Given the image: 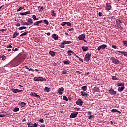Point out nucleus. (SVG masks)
Instances as JSON below:
<instances>
[{
	"instance_id": "obj_43",
	"label": "nucleus",
	"mask_w": 127,
	"mask_h": 127,
	"mask_svg": "<svg viewBox=\"0 0 127 127\" xmlns=\"http://www.w3.org/2000/svg\"><path fill=\"white\" fill-rule=\"evenodd\" d=\"M63 100H64V101H68V98L67 97V96H64L63 97Z\"/></svg>"
},
{
	"instance_id": "obj_20",
	"label": "nucleus",
	"mask_w": 127,
	"mask_h": 127,
	"mask_svg": "<svg viewBox=\"0 0 127 127\" xmlns=\"http://www.w3.org/2000/svg\"><path fill=\"white\" fill-rule=\"evenodd\" d=\"M42 20L38 21L34 23V25H38L40 23H42Z\"/></svg>"
},
{
	"instance_id": "obj_39",
	"label": "nucleus",
	"mask_w": 127,
	"mask_h": 127,
	"mask_svg": "<svg viewBox=\"0 0 127 127\" xmlns=\"http://www.w3.org/2000/svg\"><path fill=\"white\" fill-rule=\"evenodd\" d=\"M66 24H67V22H64L61 23L62 26H65Z\"/></svg>"
},
{
	"instance_id": "obj_33",
	"label": "nucleus",
	"mask_w": 127,
	"mask_h": 127,
	"mask_svg": "<svg viewBox=\"0 0 127 127\" xmlns=\"http://www.w3.org/2000/svg\"><path fill=\"white\" fill-rule=\"evenodd\" d=\"M64 44H70V43H72V42L69 41H64Z\"/></svg>"
},
{
	"instance_id": "obj_30",
	"label": "nucleus",
	"mask_w": 127,
	"mask_h": 127,
	"mask_svg": "<svg viewBox=\"0 0 127 127\" xmlns=\"http://www.w3.org/2000/svg\"><path fill=\"white\" fill-rule=\"evenodd\" d=\"M51 15L52 16H55L56 15V14L55 13V11L54 10L51 11Z\"/></svg>"
},
{
	"instance_id": "obj_11",
	"label": "nucleus",
	"mask_w": 127,
	"mask_h": 127,
	"mask_svg": "<svg viewBox=\"0 0 127 127\" xmlns=\"http://www.w3.org/2000/svg\"><path fill=\"white\" fill-rule=\"evenodd\" d=\"M76 103L77 105H78L79 106H82L83 104V102L82 101V100H81L80 99H78Z\"/></svg>"
},
{
	"instance_id": "obj_17",
	"label": "nucleus",
	"mask_w": 127,
	"mask_h": 127,
	"mask_svg": "<svg viewBox=\"0 0 127 127\" xmlns=\"http://www.w3.org/2000/svg\"><path fill=\"white\" fill-rule=\"evenodd\" d=\"M19 35V33L17 32V31H15L14 34L13 35V38H15L17 36Z\"/></svg>"
},
{
	"instance_id": "obj_58",
	"label": "nucleus",
	"mask_w": 127,
	"mask_h": 127,
	"mask_svg": "<svg viewBox=\"0 0 127 127\" xmlns=\"http://www.w3.org/2000/svg\"><path fill=\"white\" fill-rule=\"evenodd\" d=\"M29 71H31L32 72H34V70L33 69H32V68H30V69H29Z\"/></svg>"
},
{
	"instance_id": "obj_45",
	"label": "nucleus",
	"mask_w": 127,
	"mask_h": 127,
	"mask_svg": "<svg viewBox=\"0 0 127 127\" xmlns=\"http://www.w3.org/2000/svg\"><path fill=\"white\" fill-rule=\"evenodd\" d=\"M44 23L47 24V25H48V24L49 23V22H48V21H47V20H44Z\"/></svg>"
},
{
	"instance_id": "obj_16",
	"label": "nucleus",
	"mask_w": 127,
	"mask_h": 127,
	"mask_svg": "<svg viewBox=\"0 0 127 127\" xmlns=\"http://www.w3.org/2000/svg\"><path fill=\"white\" fill-rule=\"evenodd\" d=\"M124 89H125V86H121V87L118 88V92H123Z\"/></svg>"
},
{
	"instance_id": "obj_60",
	"label": "nucleus",
	"mask_w": 127,
	"mask_h": 127,
	"mask_svg": "<svg viewBox=\"0 0 127 127\" xmlns=\"http://www.w3.org/2000/svg\"><path fill=\"white\" fill-rule=\"evenodd\" d=\"M16 25V26H20V23H17Z\"/></svg>"
},
{
	"instance_id": "obj_6",
	"label": "nucleus",
	"mask_w": 127,
	"mask_h": 127,
	"mask_svg": "<svg viewBox=\"0 0 127 127\" xmlns=\"http://www.w3.org/2000/svg\"><path fill=\"white\" fill-rule=\"evenodd\" d=\"M106 47H107V45H105L103 44L102 45L99 46L97 49L98 50V51H100V50H101V49H105V48H106Z\"/></svg>"
},
{
	"instance_id": "obj_54",
	"label": "nucleus",
	"mask_w": 127,
	"mask_h": 127,
	"mask_svg": "<svg viewBox=\"0 0 127 127\" xmlns=\"http://www.w3.org/2000/svg\"><path fill=\"white\" fill-rule=\"evenodd\" d=\"M69 31H74V28H72L69 29H68Z\"/></svg>"
},
{
	"instance_id": "obj_32",
	"label": "nucleus",
	"mask_w": 127,
	"mask_h": 127,
	"mask_svg": "<svg viewBox=\"0 0 127 127\" xmlns=\"http://www.w3.org/2000/svg\"><path fill=\"white\" fill-rule=\"evenodd\" d=\"M28 23H30L31 24H32L33 23V21H32V19H29L27 20Z\"/></svg>"
},
{
	"instance_id": "obj_22",
	"label": "nucleus",
	"mask_w": 127,
	"mask_h": 127,
	"mask_svg": "<svg viewBox=\"0 0 127 127\" xmlns=\"http://www.w3.org/2000/svg\"><path fill=\"white\" fill-rule=\"evenodd\" d=\"M111 5L110 4H106V10H110L111 9Z\"/></svg>"
},
{
	"instance_id": "obj_27",
	"label": "nucleus",
	"mask_w": 127,
	"mask_h": 127,
	"mask_svg": "<svg viewBox=\"0 0 127 127\" xmlns=\"http://www.w3.org/2000/svg\"><path fill=\"white\" fill-rule=\"evenodd\" d=\"M21 24H22V25H29V23L28 22H24L23 21L21 22Z\"/></svg>"
},
{
	"instance_id": "obj_21",
	"label": "nucleus",
	"mask_w": 127,
	"mask_h": 127,
	"mask_svg": "<svg viewBox=\"0 0 127 127\" xmlns=\"http://www.w3.org/2000/svg\"><path fill=\"white\" fill-rule=\"evenodd\" d=\"M117 86H118V87H124L125 86V83H117Z\"/></svg>"
},
{
	"instance_id": "obj_5",
	"label": "nucleus",
	"mask_w": 127,
	"mask_h": 127,
	"mask_svg": "<svg viewBox=\"0 0 127 127\" xmlns=\"http://www.w3.org/2000/svg\"><path fill=\"white\" fill-rule=\"evenodd\" d=\"M27 125H28V127H37V124H36V123H34L33 124L31 122H29V123H27Z\"/></svg>"
},
{
	"instance_id": "obj_8",
	"label": "nucleus",
	"mask_w": 127,
	"mask_h": 127,
	"mask_svg": "<svg viewBox=\"0 0 127 127\" xmlns=\"http://www.w3.org/2000/svg\"><path fill=\"white\" fill-rule=\"evenodd\" d=\"M11 91L13 92V93H20V92H22L23 90L13 88L11 89Z\"/></svg>"
},
{
	"instance_id": "obj_52",
	"label": "nucleus",
	"mask_w": 127,
	"mask_h": 127,
	"mask_svg": "<svg viewBox=\"0 0 127 127\" xmlns=\"http://www.w3.org/2000/svg\"><path fill=\"white\" fill-rule=\"evenodd\" d=\"M112 48H114V49H117V46H116L115 45H112Z\"/></svg>"
},
{
	"instance_id": "obj_42",
	"label": "nucleus",
	"mask_w": 127,
	"mask_h": 127,
	"mask_svg": "<svg viewBox=\"0 0 127 127\" xmlns=\"http://www.w3.org/2000/svg\"><path fill=\"white\" fill-rule=\"evenodd\" d=\"M19 49L18 48H13L12 50V52H13L14 51H18Z\"/></svg>"
},
{
	"instance_id": "obj_49",
	"label": "nucleus",
	"mask_w": 127,
	"mask_h": 127,
	"mask_svg": "<svg viewBox=\"0 0 127 127\" xmlns=\"http://www.w3.org/2000/svg\"><path fill=\"white\" fill-rule=\"evenodd\" d=\"M7 48H12V46H11V45L9 44L7 46Z\"/></svg>"
},
{
	"instance_id": "obj_10",
	"label": "nucleus",
	"mask_w": 127,
	"mask_h": 127,
	"mask_svg": "<svg viewBox=\"0 0 127 127\" xmlns=\"http://www.w3.org/2000/svg\"><path fill=\"white\" fill-rule=\"evenodd\" d=\"M109 93L111 95H117V92L114 91V90L113 89H111L109 90Z\"/></svg>"
},
{
	"instance_id": "obj_19",
	"label": "nucleus",
	"mask_w": 127,
	"mask_h": 127,
	"mask_svg": "<svg viewBox=\"0 0 127 127\" xmlns=\"http://www.w3.org/2000/svg\"><path fill=\"white\" fill-rule=\"evenodd\" d=\"M27 14H30V11H28L26 12L20 13L21 15H27Z\"/></svg>"
},
{
	"instance_id": "obj_23",
	"label": "nucleus",
	"mask_w": 127,
	"mask_h": 127,
	"mask_svg": "<svg viewBox=\"0 0 127 127\" xmlns=\"http://www.w3.org/2000/svg\"><path fill=\"white\" fill-rule=\"evenodd\" d=\"M81 96H82L83 97H85V96H86V97L88 96V94L84 91H82L81 92Z\"/></svg>"
},
{
	"instance_id": "obj_34",
	"label": "nucleus",
	"mask_w": 127,
	"mask_h": 127,
	"mask_svg": "<svg viewBox=\"0 0 127 127\" xmlns=\"http://www.w3.org/2000/svg\"><path fill=\"white\" fill-rule=\"evenodd\" d=\"M19 111V108L18 107H15L13 109V112H18Z\"/></svg>"
},
{
	"instance_id": "obj_29",
	"label": "nucleus",
	"mask_w": 127,
	"mask_h": 127,
	"mask_svg": "<svg viewBox=\"0 0 127 127\" xmlns=\"http://www.w3.org/2000/svg\"><path fill=\"white\" fill-rule=\"evenodd\" d=\"M61 73L63 74V75H66L67 74V70H63Z\"/></svg>"
},
{
	"instance_id": "obj_55",
	"label": "nucleus",
	"mask_w": 127,
	"mask_h": 127,
	"mask_svg": "<svg viewBox=\"0 0 127 127\" xmlns=\"http://www.w3.org/2000/svg\"><path fill=\"white\" fill-rule=\"evenodd\" d=\"M79 60H80V61H81V62H84V60L81 58H79Z\"/></svg>"
},
{
	"instance_id": "obj_25",
	"label": "nucleus",
	"mask_w": 127,
	"mask_h": 127,
	"mask_svg": "<svg viewBox=\"0 0 127 127\" xmlns=\"http://www.w3.org/2000/svg\"><path fill=\"white\" fill-rule=\"evenodd\" d=\"M27 34H28V31H26V32H24V33H23L22 34H21L20 35V36H25V35H27Z\"/></svg>"
},
{
	"instance_id": "obj_48",
	"label": "nucleus",
	"mask_w": 127,
	"mask_h": 127,
	"mask_svg": "<svg viewBox=\"0 0 127 127\" xmlns=\"http://www.w3.org/2000/svg\"><path fill=\"white\" fill-rule=\"evenodd\" d=\"M66 24L68 26H72V24H71L70 22H66Z\"/></svg>"
},
{
	"instance_id": "obj_47",
	"label": "nucleus",
	"mask_w": 127,
	"mask_h": 127,
	"mask_svg": "<svg viewBox=\"0 0 127 127\" xmlns=\"http://www.w3.org/2000/svg\"><path fill=\"white\" fill-rule=\"evenodd\" d=\"M112 79L113 81H116V80H117V78H116V76H112Z\"/></svg>"
},
{
	"instance_id": "obj_46",
	"label": "nucleus",
	"mask_w": 127,
	"mask_h": 127,
	"mask_svg": "<svg viewBox=\"0 0 127 127\" xmlns=\"http://www.w3.org/2000/svg\"><path fill=\"white\" fill-rule=\"evenodd\" d=\"M22 9H24V7H20L19 9H17V11H20V10H22Z\"/></svg>"
},
{
	"instance_id": "obj_7",
	"label": "nucleus",
	"mask_w": 127,
	"mask_h": 127,
	"mask_svg": "<svg viewBox=\"0 0 127 127\" xmlns=\"http://www.w3.org/2000/svg\"><path fill=\"white\" fill-rule=\"evenodd\" d=\"M62 92H64V88L63 87H61L58 89V93L59 95H62V94H63Z\"/></svg>"
},
{
	"instance_id": "obj_35",
	"label": "nucleus",
	"mask_w": 127,
	"mask_h": 127,
	"mask_svg": "<svg viewBox=\"0 0 127 127\" xmlns=\"http://www.w3.org/2000/svg\"><path fill=\"white\" fill-rule=\"evenodd\" d=\"M45 92H47V93H48V92H49L50 91V90L49 89V88H48L47 87H45Z\"/></svg>"
},
{
	"instance_id": "obj_12",
	"label": "nucleus",
	"mask_w": 127,
	"mask_h": 127,
	"mask_svg": "<svg viewBox=\"0 0 127 127\" xmlns=\"http://www.w3.org/2000/svg\"><path fill=\"white\" fill-rule=\"evenodd\" d=\"M63 63L64 64H65V65H69V64H70V63H71V62H70V61H69V60H64L63 62Z\"/></svg>"
},
{
	"instance_id": "obj_56",
	"label": "nucleus",
	"mask_w": 127,
	"mask_h": 127,
	"mask_svg": "<svg viewBox=\"0 0 127 127\" xmlns=\"http://www.w3.org/2000/svg\"><path fill=\"white\" fill-rule=\"evenodd\" d=\"M0 31H2V32H3L4 31H6V29H2Z\"/></svg>"
},
{
	"instance_id": "obj_57",
	"label": "nucleus",
	"mask_w": 127,
	"mask_h": 127,
	"mask_svg": "<svg viewBox=\"0 0 127 127\" xmlns=\"http://www.w3.org/2000/svg\"><path fill=\"white\" fill-rule=\"evenodd\" d=\"M39 122H40V123H43L44 120H43V119H41V120H39Z\"/></svg>"
},
{
	"instance_id": "obj_50",
	"label": "nucleus",
	"mask_w": 127,
	"mask_h": 127,
	"mask_svg": "<svg viewBox=\"0 0 127 127\" xmlns=\"http://www.w3.org/2000/svg\"><path fill=\"white\" fill-rule=\"evenodd\" d=\"M32 18L34 19V20L37 19V18H36V16H35L34 15L32 16Z\"/></svg>"
},
{
	"instance_id": "obj_44",
	"label": "nucleus",
	"mask_w": 127,
	"mask_h": 127,
	"mask_svg": "<svg viewBox=\"0 0 127 127\" xmlns=\"http://www.w3.org/2000/svg\"><path fill=\"white\" fill-rule=\"evenodd\" d=\"M71 53H72V51L71 50H68L67 51V54L68 55H69V56H70V55H71Z\"/></svg>"
},
{
	"instance_id": "obj_9",
	"label": "nucleus",
	"mask_w": 127,
	"mask_h": 127,
	"mask_svg": "<svg viewBox=\"0 0 127 127\" xmlns=\"http://www.w3.org/2000/svg\"><path fill=\"white\" fill-rule=\"evenodd\" d=\"M85 38H86V35L85 34H81L78 37L79 40H84Z\"/></svg>"
},
{
	"instance_id": "obj_24",
	"label": "nucleus",
	"mask_w": 127,
	"mask_h": 127,
	"mask_svg": "<svg viewBox=\"0 0 127 127\" xmlns=\"http://www.w3.org/2000/svg\"><path fill=\"white\" fill-rule=\"evenodd\" d=\"M20 106H21V107H25V106H26V103H25V102H21L19 103Z\"/></svg>"
},
{
	"instance_id": "obj_40",
	"label": "nucleus",
	"mask_w": 127,
	"mask_h": 127,
	"mask_svg": "<svg viewBox=\"0 0 127 127\" xmlns=\"http://www.w3.org/2000/svg\"><path fill=\"white\" fill-rule=\"evenodd\" d=\"M1 58H2V60L4 61L5 59H6V57L4 55H3L1 57Z\"/></svg>"
},
{
	"instance_id": "obj_18",
	"label": "nucleus",
	"mask_w": 127,
	"mask_h": 127,
	"mask_svg": "<svg viewBox=\"0 0 127 127\" xmlns=\"http://www.w3.org/2000/svg\"><path fill=\"white\" fill-rule=\"evenodd\" d=\"M82 50L83 52H86L87 50L89 49V48L87 46H83L82 47Z\"/></svg>"
},
{
	"instance_id": "obj_51",
	"label": "nucleus",
	"mask_w": 127,
	"mask_h": 127,
	"mask_svg": "<svg viewBox=\"0 0 127 127\" xmlns=\"http://www.w3.org/2000/svg\"><path fill=\"white\" fill-rule=\"evenodd\" d=\"M35 42H36V43H38V42H39V40L38 39H36L35 40Z\"/></svg>"
},
{
	"instance_id": "obj_64",
	"label": "nucleus",
	"mask_w": 127,
	"mask_h": 127,
	"mask_svg": "<svg viewBox=\"0 0 127 127\" xmlns=\"http://www.w3.org/2000/svg\"><path fill=\"white\" fill-rule=\"evenodd\" d=\"M43 9H44L43 7H41V11H42V10H43Z\"/></svg>"
},
{
	"instance_id": "obj_41",
	"label": "nucleus",
	"mask_w": 127,
	"mask_h": 127,
	"mask_svg": "<svg viewBox=\"0 0 127 127\" xmlns=\"http://www.w3.org/2000/svg\"><path fill=\"white\" fill-rule=\"evenodd\" d=\"M0 118H5V117H6V115L5 114H2L0 115Z\"/></svg>"
},
{
	"instance_id": "obj_31",
	"label": "nucleus",
	"mask_w": 127,
	"mask_h": 127,
	"mask_svg": "<svg viewBox=\"0 0 127 127\" xmlns=\"http://www.w3.org/2000/svg\"><path fill=\"white\" fill-rule=\"evenodd\" d=\"M64 45H65V44L64 43V42H63L60 45V47L61 48H64V47H65V46Z\"/></svg>"
},
{
	"instance_id": "obj_2",
	"label": "nucleus",
	"mask_w": 127,
	"mask_h": 127,
	"mask_svg": "<svg viewBox=\"0 0 127 127\" xmlns=\"http://www.w3.org/2000/svg\"><path fill=\"white\" fill-rule=\"evenodd\" d=\"M111 60H112V63H114V64H116V65H118L120 63V61L117 60L116 58H113V57H111L110 58Z\"/></svg>"
},
{
	"instance_id": "obj_3",
	"label": "nucleus",
	"mask_w": 127,
	"mask_h": 127,
	"mask_svg": "<svg viewBox=\"0 0 127 127\" xmlns=\"http://www.w3.org/2000/svg\"><path fill=\"white\" fill-rule=\"evenodd\" d=\"M91 56H92V55L90 54L89 53H87L86 54L85 58V61L87 62H88V61H90V60L91 59Z\"/></svg>"
},
{
	"instance_id": "obj_61",
	"label": "nucleus",
	"mask_w": 127,
	"mask_h": 127,
	"mask_svg": "<svg viewBox=\"0 0 127 127\" xmlns=\"http://www.w3.org/2000/svg\"><path fill=\"white\" fill-rule=\"evenodd\" d=\"M74 110H77V111H79V110H80V108H78L77 107H75Z\"/></svg>"
},
{
	"instance_id": "obj_38",
	"label": "nucleus",
	"mask_w": 127,
	"mask_h": 127,
	"mask_svg": "<svg viewBox=\"0 0 127 127\" xmlns=\"http://www.w3.org/2000/svg\"><path fill=\"white\" fill-rule=\"evenodd\" d=\"M37 94L35 92H31V96H34L35 97H36Z\"/></svg>"
},
{
	"instance_id": "obj_15",
	"label": "nucleus",
	"mask_w": 127,
	"mask_h": 127,
	"mask_svg": "<svg viewBox=\"0 0 127 127\" xmlns=\"http://www.w3.org/2000/svg\"><path fill=\"white\" fill-rule=\"evenodd\" d=\"M118 52H119V53H121V54H123L124 55V56H126L127 57V52H123V51H117Z\"/></svg>"
},
{
	"instance_id": "obj_28",
	"label": "nucleus",
	"mask_w": 127,
	"mask_h": 127,
	"mask_svg": "<svg viewBox=\"0 0 127 127\" xmlns=\"http://www.w3.org/2000/svg\"><path fill=\"white\" fill-rule=\"evenodd\" d=\"M26 28H27V27H25V26H22L20 28H18L19 30H23V29H26Z\"/></svg>"
},
{
	"instance_id": "obj_36",
	"label": "nucleus",
	"mask_w": 127,
	"mask_h": 127,
	"mask_svg": "<svg viewBox=\"0 0 127 127\" xmlns=\"http://www.w3.org/2000/svg\"><path fill=\"white\" fill-rule=\"evenodd\" d=\"M81 89H82L84 91H87V86H84L81 87Z\"/></svg>"
},
{
	"instance_id": "obj_1",
	"label": "nucleus",
	"mask_w": 127,
	"mask_h": 127,
	"mask_svg": "<svg viewBox=\"0 0 127 127\" xmlns=\"http://www.w3.org/2000/svg\"><path fill=\"white\" fill-rule=\"evenodd\" d=\"M35 82H46V79L43 77H36L34 78Z\"/></svg>"
},
{
	"instance_id": "obj_4",
	"label": "nucleus",
	"mask_w": 127,
	"mask_h": 127,
	"mask_svg": "<svg viewBox=\"0 0 127 127\" xmlns=\"http://www.w3.org/2000/svg\"><path fill=\"white\" fill-rule=\"evenodd\" d=\"M78 114H79V112H78L72 113L70 116V119H73L74 118H76L77 117Z\"/></svg>"
},
{
	"instance_id": "obj_14",
	"label": "nucleus",
	"mask_w": 127,
	"mask_h": 127,
	"mask_svg": "<svg viewBox=\"0 0 127 127\" xmlns=\"http://www.w3.org/2000/svg\"><path fill=\"white\" fill-rule=\"evenodd\" d=\"M111 112H112V113H119V114H121V112L116 109H113L111 110Z\"/></svg>"
},
{
	"instance_id": "obj_63",
	"label": "nucleus",
	"mask_w": 127,
	"mask_h": 127,
	"mask_svg": "<svg viewBox=\"0 0 127 127\" xmlns=\"http://www.w3.org/2000/svg\"><path fill=\"white\" fill-rule=\"evenodd\" d=\"M45 127V125L43 124L41 125L40 127Z\"/></svg>"
},
{
	"instance_id": "obj_53",
	"label": "nucleus",
	"mask_w": 127,
	"mask_h": 127,
	"mask_svg": "<svg viewBox=\"0 0 127 127\" xmlns=\"http://www.w3.org/2000/svg\"><path fill=\"white\" fill-rule=\"evenodd\" d=\"M116 22H117V23H122V22L120 20H117Z\"/></svg>"
},
{
	"instance_id": "obj_59",
	"label": "nucleus",
	"mask_w": 127,
	"mask_h": 127,
	"mask_svg": "<svg viewBox=\"0 0 127 127\" xmlns=\"http://www.w3.org/2000/svg\"><path fill=\"white\" fill-rule=\"evenodd\" d=\"M98 15L99 16H102V13L99 12L98 13Z\"/></svg>"
},
{
	"instance_id": "obj_26",
	"label": "nucleus",
	"mask_w": 127,
	"mask_h": 127,
	"mask_svg": "<svg viewBox=\"0 0 127 127\" xmlns=\"http://www.w3.org/2000/svg\"><path fill=\"white\" fill-rule=\"evenodd\" d=\"M55 52H53V51H50L49 52V54L51 55V56H55Z\"/></svg>"
},
{
	"instance_id": "obj_37",
	"label": "nucleus",
	"mask_w": 127,
	"mask_h": 127,
	"mask_svg": "<svg viewBox=\"0 0 127 127\" xmlns=\"http://www.w3.org/2000/svg\"><path fill=\"white\" fill-rule=\"evenodd\" d=\"M123 44L125 46H127V41H123Z\"/></svg>"
},
{
	"instance_id": "obj_13",
	"label": "nucleus",
	"mask_w": 127,
	"mask_h": 127,
	"mask_svg": "<svg viewBox=\"0 0 127 127\" xmlns=\"http://www.w3.org/2000/svg\"><path fill=\"white\" fill-rule=\"evenodd\" d=\"M52 37L53 38H54L55 40H58V36H57V35H56V34H53L52 35Z\"/></svg>"
},
{
	"instance_id": "obj_62",
	"label": "nucleus",
	"mask_w": 127,
	"mask_h": 127,
	"mask_svg": "<svg viewBox=\"0 0 127 127\" xmlns=\"http://www.w3.org/2000/svg\"><path fill=\"white\" fill-rule=\"evenodd\" d=\"M36 97H37L38 98V99H40V96H39V95L37 94Z\"/></svg>"
}]
</instances>
